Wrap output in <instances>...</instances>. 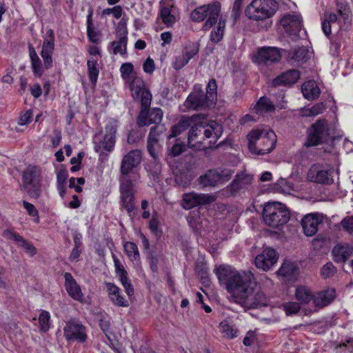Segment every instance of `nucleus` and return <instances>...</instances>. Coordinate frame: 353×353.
<instances>
[{"mask_svg": "<svg viewBox=\"0 0 353 353\" xmlns=\"http://www.w3.org/2000/svg\"><path fill=\"white\" fill-rule=\"evenodd\" d=\"M256 281L250 271H243L234 278L226 288L234 302L244 305L254 292Z\"/></svg>", "mask_w": 353, "mask_h": 353, "instance_id": "1", "label": "nucleus"}, {"mask_svg": "<svg viewBox=\"0 0 353 353\" xmlns=\"http://www.w3.org/2000/svg\"><path fill=\"white\" fill-rule=\"evenodd\" d=\"M221 134V127L214 121H203L195 123L188 135V145L195 150L206 148L203 145L205 139H213L215 141Z\"/></svg>", "mask_w": 353, "mask_h": 353, "instance_id": "2", "label": "nucleus"}, {"mask_svg": "<svg viewBox=\"0 0 353 353\" xmlns=\"http://www.w3.org/2000/svg\"><path fill=\"white\" fill-rule=\"evenodd\" d=\"M152 101V94L144 92L143 93L141 110L137 119V124L139 127L148 126L152 124L159 125L162 121L163 113L161 108H150Z\"/></svg>", "mask_w": 353, "mask_h": 353, "instance_id": "3", "label": "nucleus"}, {"mask_svg": "<svg viewBox=\"0 0 353 353\" xmlns=\"http://www.w3.org/2000/svg\"><path fill=\"white\" fill-rule=\"evenodd\" d=\"M263 219L270 227L278 228L289 221L290 213L284 204L269 202L263 207Z\"/></svg>", "mask_w": 353, "mask_h": 353, "instance_id": "4", "label": "nucleus"}, {"mask_svg": "<svg viewBox=\"0 0 353 353\" xmlns=\"http://www.w3.org/2000/svg\"><path fill=\"white\" fill-rule=\"evenodd\" d=\"M277 9L275 0H252L245 9V14L252 20L263 21L274 16Z\"/></svg>", "mask_w": 353, "mask_h": 353, "instance_id": "5", "label": "nucleus"}, {"mask_svg": "<svg viewBox=\"0 0 353 353\" xmlns=\"http://www.w3.org/2000/svg\"><path fill=\"white\" fill-rule=\"evenodd\" d=\"M220 12L221 4L219 2L203 5L191 12V19L194 21L201 22L207 18L203 26V30L207 31L216 23Z\"/></svg>", "mask_w": 353, "mask_h": 353, "instance_id": "6", "label": "nucleus"}, {"mask_svg": "<svg viewBox=\"0 0 353 353\" xmlns=\"http://www.w3.org/2000/svg\"><path fill=\"white\" fill-rule=\"evenodd\" d=\"M41 170L37 166H28L22 174L23 189L30 198L41 195Z\"/></svg>", "mask_w": 353, "mask_h": 353, "instance_id": "7", "label": "nucleus"}, {"mask_svg": "<svg viewBox=\"0 0 353 353\" xmlns=\"http://www.w3.org/2000/svg\"><path fill=\"white\" fill-rule=\"evenodd\" d=\"M120 206L131 216L135 208L134 185L130 178L119 179Z\"/></svg>", "mask_w": 353, "mask_h": 353, "instance_id": "8", "label": "nucleus"}, {"mask_svg": "<svg viewBox=\"0 0 353 353\" xmlns=\"http://www.w3.org/2000/svg\"><path fill=\"white\" fill-rule=\"evenodd\" d=\"M330 137L327 121L318 120L308 130L306 147L316 146L326 142Z\"/></svg>", "mask_w": 353, "mask_h": 353, "instance_id": "9", "label": "nucleus"}, {"mask_svg": "<svg viewBox=\"0 0 353 353\" xmlns=\"http://www.w3.org/2000/svg\"><path fill=\"white\" fill-rule=\"evenodd\" d=\"M116 132L117 130L112 125H108L105 134H95L93 138L94 150L97 152H102L103 150L112 152L115 144Z\"/></svg>", "mask_w": 353, "mask_h": 353, "instance_id": "10", "label": "nucleus"}, {"mask_svg": "<svg viewBox=\"0 0 353 353\" xmlns=\"http://www.w3.org/2000/svg\"><path fill=\"white\" fill-rule=\"evenodd\" d=\"M307 179L312 182L326 185L334 182L332 172L321 164H314L310 167Z\"/></svg>", "mask_w": 353, "mask_h": 353, "instance_id": "11", "label": "nucleus"}, {"mask_svg": "<svg viewBox=\"0 0 353 353\" xmlns=\"http://www.w3.org/2000/svg\"><path fill=\"white\" fill-rule=\"evenodd\" d=\"M184 105L188 110H199L210 108L214 104L208 101V98L203 90H195L188 96Z\"/></svg>", "mask_w": 353, "mask_h": 353, "instance_id": "12", "label": "nucleus"}, {"mask_svg": "<svg viewBox=\"0 0 353 353\" xmlns=\"http://www.w3.org/2000/svg\"><path fill=\"white\" fill-rule=\"evenodd\" d=\"M141 152L139 150L130 151L125 154L121 163V176L119 179L129 178L128 174L137 167L141 161Z\"/></svg>", "mask_w": 353, "mask_h": 353, "instance_id": "13", "label": "nucleus"}, {"mask_svg": "<svg viewBox=\"0 0 353 353\" xmlns=\"http://www.w3.org/2000/svg\"><path fill=\"white\" fill-rule=\"evenodd\" d=\"M214 200V196L208 194L186 193L183 195L181 206L185 210H190L198 205L212 203Z\"/></svg>", "mask_w": 353, "mask_h": 353, "instance_id": "14", "label": "nucleus"}, {"mask_svg": "<svg viewBox=\"0 0 353 353\" xmlns=\"http://www.w3.org/2000/svg\"><path fill=\"white\" fill-rule=\"evenodd\" d=\"M280 50L276 47H263L258 50L254 62L259 65H269L281 60Z\"/></svg>", "mask_w": 353, "mask_h": 353, "instance_id": "15", "label": "nucleus"}, {"mask_svg": "<svg viewBox=\"0 0 353 353\" xmlns=\"http://www.w3.org/2000/svg\"><path fill=\"white\" fill-rule=\"evenodd\" d=\"M54 50V34L52 30L49 29L46 31L43 37V43L41 56L43 60L44 68L49 69L52 66V57Z\"/></svg>", "mask_w": 353, "mask_h": 353, "instance_id": "16", "label": "nucleus"}, {"mask_svg": "<svg viewBox=\"0 0 353 353\" xmlns=\"http://www.w3.org/2000/svg\"><path fill=\"white\" fill-rule=\"evenodd\" d=\"M276 136L272 130H267L258 143L255 145V149L250 151L257 155H263L270 153L275 147Z\"/></svg>", "mask_w": 353, "mask_h": 353, "instance_id": "17", "label": "nucleus"}, {"mask_svg": "<svg viewBox=\"0 0 353 353\" xmlns=\"http://www.w3.org/2000/svg\"><path fill=\"white\" fill-rule=\"evenodd\" d=\"M278 254L272 248H265L255 258V265L263 271L269 270L277 261Z\"/></svg>", "mask_w": 353, "mask_h": 353, "instance_id": "18", "label": "nucleus"}, {"mask_svg": "<svg viewBox=\"0 0 353 353\" xmlns=\"http://www.w3.org/2000/svg\"><path fill=\"white\" fill-rule=\"evenodd\" d=\"M64 336L68 341L85 342L87 339L85 327L81 323L74 321L66 323L64 329Z\"/></svg>", "mask_w": 353, "mask_h": 353, "instance_id": "19", "label": "nucleus"}, {"mask_svg": "<svg viewBox=\"0 0 353 353\" xmlns=\"http://www.w3.org/2000/svg\"><path fill=\"white\" fill-rule=\"evenodd\" d=\"M164 125H155L150 129L147 140V149L150 156L156 161L159 157V137L165 131Z\"/></svg>", "mask_w": 353, "mask_h": 353, "instance_id": "20", "label": "nucleus"}, {"mask_svg": "<svg viewBox=\"0 0 353 353\" xmlns=\"http://www.w3.org/2000/svg\"><path fill=\"white\" fill-rule=\"evenodd\" d=\"M198 52L199 46L197 44L194 43L187 44L183 48L181 54L174 57L172 62L173 68L176 70L181 69Z\"/></svg>", "mask_w": 353, "mask_h": 353, "instance_id": "21", "label": "nucleus"}, {"mask_svg": "<svg viewBox=\"0 0 353 353\" xmlns=\"http://www.w3.org/2000/svg\"><path fill=\"white\" fill-rule=\"evenodd\" d=\"M281 24L290 35L297 37L302 27L299 14H286L281 19Z\"/></svg>", "mask_w": 353, "mask_h": 353, "instance_id": "22", "label": "nucleus"}, {"mask_svg": "<svg viewBox=\"0 0 353 353\" xmlns=\"http://www.w3.org/2000/svg\"><path fill=\"white\" fill-rule=\"evenodd\" d=\"M214 272L216 275L221 284L225 285L228 288L230 282L235 277L239 276L241 272L236 270L233 267L229 265H220L214 268Z\"/></svg>", "mask_w": 353, "mask_h": 353, "instance_id": "23", "label": "nucleus"}, {"mask_svg": "<svg viewBox=\"0 0 353 353\" xmlns=\"http://www.w3.org/2000/svg\"><path fill=\"white\" fill-rule=\"evenodd\" d=\"M108 296L113 305L118 307H127L130 305L129 301L123 295L121 289L115 284L110 282L105 283Z\"/></svg>", "mask_w": 353, "mask_h": 353, "instance_id": "24", "label": "nucleus"}, {"mask_svg": "<svg viewBox=\"0 0 353 353\" xmlns=\"http://www.w3.org/2000/svg\"><path fill=\"white\" fill-rule=\"evenodd\" d=\"M65 288L68 295L75 301L82 302L83 300V294L81 292V287L77 284L72 275L69 272L64 274Z\"/></svg>", "mask_w": 353, "mask_h": 353, "instance_id": "25", "label": "nucleus"}, {"mask_svg": "<svg viewBox=\"0 0 353 353\" xmlns=\"http://www.w3.org/2000/svg\"><path fill=\"white\" fill-rule=\"evenodd\" d=\"M321 220L319 216L315 214H308L301 220V226L304 234L307 236L314 235L317 231Z\"/></svg>", "mask_w": 353, "mask_h": 353, "instance_id": "26", "label": "nucleus"}, {"mask_svg": "<svg viewBox=\"0 0 353 353\" xmlns=\"http://www.w3.org/2000/svg\"><path fill=\"white\" fill-rule=\"evenodd\" d=\"M176 14L177 9L174 5H164L161 6L159 17L167 28H170L176 23Z\"/></svg>", "mask_w": 353, "mask_h": 353, "instance_id": "27", "label": "nucleus"}, {"mask_svg": "<svg viewBox=\"0 0 353 353\" xmlns=\"http://www.w3.org/2000/svg\"><path fill=\"white\" fill-rule=\"evenodd\" d=\"M252 181L253 177L250 174L245 172L237 174L235 179L228 186V189L232 194H235L240 190L247 188L250 186L252 184Z\"/></svg>", "mask_w": 353, "mask_h": 353, "instance_id": "28", "label": "nucleus"}, {"mask_svg": "<svg viewBox=\"0 0 353 353\" xmlns=\"http://www.w3.org/2000/svg\"><path fill=\"white\" fill-rule=\"evenodd\" d=\"M300 77L299 72L296 70H290L283 72L272 81L274 86L290 85L295 83Z\"/></svg>", "mask_w": 353, "mask_h": 353, "instance_id": "29", "label": "nucleus"}, {"mask_svg": "<svg viewBox=\"0 0 353 353\" xmlns=\"http://www.w3.org/2000/svg\"><path fill=\"white\" fill-rule=\"evenodd\" d=\"M309 59V51L305 47L291 50L288 52L287 59L293 65H300Z\"/></svg>", "mask_w": 353, "mask_h": 353, "instance_id": "30", "label": "nucleus"}, {"mask_svg": "<svg viewBox=\"0 0 353 353\" xmlns=\"http://www.w3.org/2000/svg\"><path fill=\"white\" fill-rule=\"evenodd\" d=\"M336 292L334 288L319 292L314 295V304L318 307H323L330 304L335 298Z\"/></svg>", "mask_w": 353, "mask_h": 353, "instance_id": "31", "label": "nucleus"}, {"mask_svg": "<svg viewBox=\"0 0 353 353\" xmlns=\"http://www.w3.org/2000/svg\"><path fill=\"white\" fill-rule=\"evenodd\" d=\"M332 254L335 261L344 263L353 255V247L349 244L337 245L334 248Z\"/></svg>", "mask_w": 353, "mask_h": 353, "instance_id": "32", "label": "nucleus"}, {"mask_svg": "<svg viewBox=\"0 0 353 353\" xmlns=\"http://www.w3.org/2000/svg\"><path fill=\"white\" fill-rule=\"evenodd\" d=\"M126 83L130 87L132 97L134 99H139L141 104L142 103L143 93L144 92H150L148 90L144 88L145 84L143 81L138 77L133 78V79L129 81Z\"/></svg>", "mask_w": 353, "mask_h": 353, "instance_id": "33", "label": "nucleus"}, {"mask_svg": "<svg viewBox=\"0 0 353 353\" xmlns=\"http://www.w3.org/2000/svg\"><path fill=\"white\" fill-rule=\"evenodd\" d=\"M28 51L32 72L35 76L41 77L45 68L42 65L41 60L39 57L35 49L31 44L28 46Z\"/></svg>", "mask_w": 353, "mask_h": 353, "instance_id": "34", "label": "nucleus"}, {"mask_svg": "<svg viewBox=\"0 0 353 353\" xmlns=\"http://www.w3.org/2000/svg\"><path fill=\"white\" fill-rule=\"evenodd\" d=\"M294 296L300 304H307L314 300V294L310 288L305 285L297 286Z\"/></svg>", "mask_w": 353, "mask_h": 353, "instance_id": "35", "label": "nucleus"}, {"mask_svg": "<svg viewBox=\"0 0 353 353\" xmlns=\"http://www.w3.org/2000/svg\"><path fill=\"white\" fill-rule=\"evenodd\" d=\"M302 93L307 99H315L320 94V89L314 81H308L302 85Z\"/></svg>", "mask_w": 353, "mask_h": 353, "instance_id": "36", "label": "nucleus"}, {"mask_svg": "<svg viewBox=\"0 0 353 353\" xmlns=\"http://www.w3.org/2000/svg\"><path fill=\"white\" fill-rule=\"evenodd\" d=\"M217 170H208L199 177L200 183L203 186H216L219 185Z\"/></svg>", "mask_w": 353, "mask_h": 353, "instance_id": "37", "label": "nucleus"}, {"mask_svg": "<svg viewBox=\"0 0 353 353\" xmlns=\"http://www.w3.org/2000/svg\"><path fill=\"white\" fill-rule=\"evenodd\" d=\"M192 123V119L191 118L183 116L178 123L172 128V133L168 136V139L176 137L190 127Z\"/></svg>", "mask_w": 353, "mask_h": 353, "instance_id": "38", "label": "nucleus"}, {"mask_svg": "<svg viewBox=\"0 0 353 353\" xmlns=\"http://www.w3.org/2000/svg\"><path fill=\"white\" fill-rule=\"evenodd\" d=\"M299 272V268L291 262H285L278 270V274L289 279L295 276Z\"/></svg>", "mask_w": 353, "mask_h": 353, "instance_id": "39", "label": "nucleus"}, {"mask_svg": "<svg viewBox=\"0 0 353 353\" xmlns=\"http://www.w3.org/2000/svg\"><path fill=\"white\" fill-rule=\"evenodd\" d=\"M226 19L223 17H219L217 26L212 30L210 34V39L214 43H217L223 38L224 30L225 28Z\"/></svg>", "mask_w": 353, "mask_h": 353, "instance_id": "40", "label": "nucleus"}, {"mask_svg": "<svg viewBox=\"0 0 353 353\" xmlns=\"http://www.w3.org/2000/svg\"><path fill=\"white\" fill-rule=\"evenodd\" d=\"M128 38L126 33L123 35H121L117 41L111 42V46L113 48L114 54H124L126 53V46H127Z\"/></svg>", "mask_w": 353, "mask_h": 353, "instance_id": "41", "label": "nucleus"}, {"mask_svg": "<svg viewBox=\"0 0 353 353\" xmlns=\"http://www.w3.org/2000/svg\"><path fill=\"white\" fill-rule=\"evenodd\" d=\"M120 72L125 83H127L133 79V78H136L137 77L134 70V65L131 63H123L120 68Z\"/></svg>", "mask_w": 353, "mask_h": 353, "instance_id": "42", "label": "nucleus"}, {"mask_svg": "<svg viewBox=\"0 0 353 353\" xmlns=\"http://www.w3.org/2000/svg\"><path fill=\"white\" fill-rule=\"evenodd\" d=\"M267 130L263 129L256 128L253 129L247 136L248 140V148L251 149H255V145L258 143V141L261 139V137L264 135Z\"/></svg>", "mask_w": 353, "mask_h": 353, "instance_id": "43", "label": "nucleus"}, {"mask_svg": "<svg viewBox=\"0 0 353 353\" xmlns=\"http://www.w3.org/2000/svg\"><path fill=\"white\" fill-rule=\"evenodd\" d=\"M221 332L225 337L229 339H234L238 335V330L234 327L228 321H223L219 324Z\"/></svg>", "mask_w": 353, "mask_h": 353, "instance_id": "44", "label": "nucleus"}, {"mask_svg": "<svg viewBox=\"0 0 353 353\" xmlns=\"http://www.w3.org/2000/svg\"><path fill=\"white\" fill-rule=\"evenodd\" d=\"M124 251L131 261L139 262L140 260L139 252L137 245L132 242L124 243Z\"/></svg>", "mask_w": 353, "mask_h": 353, "instance_id": "45", "label": "nucleus"}, {"mask_svg": "<svg viewBox=\"0 0 353 353\" xmlns=\"http://www.w3.org/2000/svg\"><path fill=\"white\" fill-rule=\"evenodd\" d=\"M274 110V106L272 102L266 97H261L255 106V111L257 114L272 112Z\"/></svg>", "mask_w": 353, "mask_h": 353, "instance_id": "46", "label": "nucleus"}, {"mask_svg": "<svg viewBox=\"0 0 353 353\" xmlns=\"http://www.w3.org/2000/svg\"><path fill=\"white\" fill-rule=\"evenodd\" d=\"M244 304L249 305L253 307L265 305V296L263 292H257L252 293L250 299H248Z\"/></svg>", "mask_w": 353, "mask_h": 353, "instance_id": "47", "label": "nucleus"}, {"mask_svg": "<svg viewBox=\"0 0 353 353\" xmlns=\"http://www.w3.org/2000/svg\"><path fill=\"white\" fill-rule=\"evenodd\" d=\"M98 63L97 60L89 59L87 61V66L88 70L89 78L91 83L94 85L96 84L99 70L97 68Z\"/></svg>", "mask_w": 353, "mask_h": 353, "instance_id": "48", "label": "nucleus"}, {"mask_svg": "<svg viewBox=\"0 0 353 353\" xmlns=\"http://www.w3.org/2000/svg\"><path fill=\"white\" fill-rule=\"evenodd\" d=\"M217 85L216 82L214 79H212L209 81L208 84L207 85V91L205 94L208 98V101L212 103L214 105L215 104L217 99Z\"/></svg>", "mask_w": 353, "mask_h": 353, "instance_id": "49", "label": "nucleus"}, {"mask_svg": "<svg viewBox=\"0 0 353 353\" xmlns=\"http://www.w3.org/2000/svg\"><path fill=\"white\" fill-rule=\"evenodd\" d=\"M119 280L125 288V292L128 296H131L134 294V288L128 280L127 271L118 274Z\"/></svg>", "mask_w": 353, "mask_h": 353, "instance_id": "50", "label": "nucleus"}, {"mask_svg": "<svg viewBox=\"0 0 353 353\" xmlns=\"http://www.w3.org/2000/svg\"><path fill=\"white\" fill-rule=\"evenodd\" d=\"M110 14H112L116 19H121L123 14V8L121 6H114L112 8H107L102 10L101 17H105Z\"/></svg>", "mask_w": 353, "mask_h": 353, "instance_id": "51", "label": "nucleus"}, {"mask_svg": "<svg viewBox=\"0 0 353 353\" xmlns=\"http://www.w3.org/2000/svg\"><path fill=\"white\" fill-rule=\"evenodd\" d=\"M325 107L323 103H316L311 108L303 110V115L305 117H314L323 112Z\"/></svg>", "mask_w": 353, "mask_h": 353, "instance_id": "52", "label": "nucleus"}, {"mask_svg": "<svg viewBox=\"0 0 353 353\" xmlns=\"http://www.w3.org/2000/svg\"><path fill=\"white\" fill-rule=\"evenodd\" d=\"M50 313L47 311H42L39 316V323L41 330L43 332H46L50 327Z\"/></svg>", "mask_w": 353, "mask_h": 353, "instance_id": "53", "label": "nucleus"}, {"mask_svg": "<svg viewBox=\"0 0 353 353\" xmlns=\"http://www.w3.org/2000/svg\"><path fill=\"white\" fill-rule=\"evenodd\" d=\"M2 235L5 239L13 241L15 243H17V245H19L21 243V241L23 239V236H21L20 234L10 229L5 230L3 232Z\"/></svg>", "mask_w": 353, "mask_h": 353, "instance_id": "54", "label": "nucleus"}, {"mask_svg": "<svg viewBox=\"0 0 353 353\" xmlns=\"http://www.w3.org/2000/svg\"><path fill=\"white\" fill-rule=\"evenodd\" d=\"M336 270L332 263H327L321 269V275L323 278L327 279L333 276Z\"/></svg>", "mask_w": 353, "mask_h": 353, "instance_id": "55", "label": "nucleus"}, {"mask_svg": "<svg viewBox=\"0 0 353 353\" xmlns=\"http://www.w3.org/2000/svg\"><path fill=\"white\" fill-rule=\"evenodd\" d=\"M343 230L353 235V215L343 218L340 223Z\"/></svg>", "mask_w": 353, "mask_h": 353, "instance_id": "56", "label": "nucleus"}, {"mask_svg": "<svg viewBox=\"0 0 353 353\" xmlns=\"http://www.w3.org/2000/svg\"><path fill=\"white\" fill-rule=\"evenodd\" d=\"M299 303L288 302L283 304V308L287 315L296 314L299 312L301 307Z\"/></svg>", "mask_w": 353, "mask_h": 353, "instance_id": "57", "label": "nucleus"}, {"mask_svg": "<svg viewBox=\"0 0 353 353\" xmlns=\"http://www.w3.org/2000/svg\"><path fill=\"white\" fill-rule=\"evenodd\" d=\"M219 174V183L222 184L229 181L234 174V171L230 169L217 170Z\"/></svg>", "mask_w": 353, "mask_h": 353, "instance_id": "58", "label": "nucleus"}, {"mask_svg": "<svg viewBox=\"0 0 353 353\" xmlns=\"http://www.w3.org/2000/svg\"><path fill=\"white\" fill-rule=\"evenodd\" d=\"M87 34L89 40L94 43H99L101 41V32L96 30L94 27L87 28Z\"/></svg>", "mask_w": 353, "mask_h": 353, "instance_id": "59", "label": "nucleus"}, {"mask_svg": "<svg viewBox=\"0 0 353 353\" xmlns=\"http://www.w3.org/2000/svg\"><path fill=\"white\" fill-rule=\"evenodd\" d=\"M243 1L244 0H234L232 10V15L234 21H236L241 14Z\"/></svg>", "mask_w": 353, "mask_h": 353, "instance_id": "60", "label": "nucleus"}, {"mask_svg": "<svg viewBox=\"0 0 353 353\" xmlns=\"http://www.w3.org/2000/svg\"><path fill=\"white\" fill-rule=\"evenodd\" d=\"M23 207L29 215L36 217V221L39 222V212L34 205L26 201H23Z\"/></svg>", "mask_w": 353, "mask_h": 353, "instance_id": "61", "label": "nucleus"}, {"mask_svg": "<svg viewBox=\"0 0 353 353\" xmlns=\"http://www.w3.org/2000/svg\"><path fill=\"white\" fill-rule=\"evenodd\" d=\"M18 245L23 248L26 252L31 256L34 255L37 252V250L33 245L29 243L24 238Z\"/></svg>", "mask_w": 353, "mask_h": 353, "instance_id": "62", "label": "nucleus"}, {"mask_svg": "<svg viewBox=\"0 0 353 353\" xmlns=\"http://www.w3.org/2000/svg\"><path fill=\"white\" fill-rule=\"evenodd\" d=\"M74 247L72 249V251L69 257L70 260L72 261H76L79 258L81 252V250H80L81 243L77 242V237L74 239Z\"/></svg>", "mask_w": 353, "mask_h": 353, "instance_id": "63", "label": "nucleus"}, {"mask_svg": "<svg viewBox=\"0 0 353 353\" xmlns=\"http://www.w3.org/2000/svg\"><path fill=\"white\" fill-rule=\"evenodd\" d=\"M32 111L31 110H27L19 117L18 124L20 125H24L29 123L32 120Z\"/></svg>", "mask_w": 353, "mask_h": 353, "instance_id": "64", "label": "nucleus"}]
</instances>
